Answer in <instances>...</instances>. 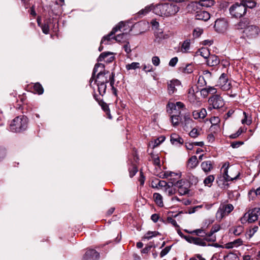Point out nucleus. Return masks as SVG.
Wrapping results in <instances>:
<instances>
[{
    "mask_svg": "<svg viewBox=\"0 0 260 260\" xmlns=\"http://www.w3.org/2000/svg\"><path fill=\"white\" fill-rule=\"evenodd\" d=\"M199 92L198 89L196 91L191 87L189 88L187 94V101L190 105V108H197L201 106L202 102L196 94Z\"/></svg>",
    "mask_w": 260,
    "mask_h": 260,
    "instance_id": "20e7f679",
    "label": "nucleus"
},
{
    "mask_svg": "<svg viewBox=\"0 0 260 260\" xmlns=\"http://www.w3.org/2000/svg\"><path fill=\"white\" fill-rule=\"evenodd\" d=\"M152 247H155V246L153 245H149L143 248L141 250V252L143 253H147L150 250Z\"/></svg>",
    "mask_w": 260,
    "mask_h": 260,
    "instance_id": "338daca9",
    "label": "nucleus"
},
{
    "mask_svg": "<svg viewBox=\"0 0 260 260\" xmlns=\"http://www.w3.org/2000/svg\"><path fill=\"white\" fill-rule=\"evenodd\" d=\"M228 26V22L223 19H217L215 21L214 28L218 32H224L226 30Z\"/></svg>",
    "mask_w": 260,
    "mask_h": 260,
    "instance_id": "9b49d317",
    "label": "nucleus"
},
{
    "mask_svg": "<svg viewBox=\"0 0 260 260\" xmlns=\"http://www.w3.org/2000/svg\"><path fill=\"white\" fill-rule=\"evenodd\" d=\"M243 132V129L242 127H240L236 133L232 134L230 137L232 139H236Z\"/></svg>",
    "mask_w": 260,
    "mask_h": 260,
    "instance_id": "5fc2aeb1",
    "label": "nucleus"
},
{
    "mask_svg": "<svg viewBox=\"0 0 260 260\" xmlns=\"http://www.w3.org/2000/svg\"><path fill=\"white\" fill-rule=\"evenodd\" d=\"M185 182L182 180L177 181L174 185L178 188V192L180 195H184L187 194L188 191V187L187 185L185 186Z\"/></svg>",
    "mask_w": 260,
    "mask_h": 260,
    "instance_id": "4468645a",
    "label": "nucleus"
},
{
    "mask_svg": "<svg viewBox=\"0 0 260 260\" xmlns=\"http://www.w3.org/2000/svg\"><path fill=\"white\" fill-rule=\"evenodd\" d=\"M160 235V234L157 231H153V232L148 231L145 234V235L144 236V238L149 240L154 237H155L157 235Z\"/></svg>",
    "mask_w": 260,
    "mask_h": 260,
    "instance_id": "4c0bfd02",
    "label": "nucleus"
},
{
    "mask_svg": "<svg viewBox=\"0 0 260 260\" xmlns=\"http://www.w3.org/2000/svg\"><path fill=\"white\" fill-rule=\"evenodd\" d=\"M189 180L190 183L192 185H196L198 182V178L194 176H190L189 177Z\"/></svg>",
    "mask_w": 260,
    "mask_h": 260,
    "instance_id": "bf43d9fd",
    "label": "nucleus"
},
{
    "mask_svg": "<svg viewBox=\"0 0 260 260\" xmlns=\"http://www.w3.org/2000/svg\"><path fill=\"white\" fill-rule=\"evenodd\" d=\"M203 32V30L202 29L197 28L194 29V31L193 32V36L194 38H198L201 36Z\"/></svg>",
    "mask_w": 260,
    "mask_h": 260,
    "instance_id": "6e6d98bb",
    "label": "nucleus"
},
{
    "mask_svg": "<svg viewBox=\"0 0 260 260\" xmlns=\"http://www.w3.org/2000/svg\"><path fill=\"white\" fill-rule=\"evenodd\" d=\"M113 53L110 52H105L102 53L98 58V61H102L105 59V58L109 55H112Z\"/></svg>",
    "mask_w": 260,
    "mask_h": 260,
    "instance_id": "37998d69",
    "label": "nucleus"
},
{
    "mask_svg": "<svg viewBox=\"0 0 260 260\" xmlns=\"http://www.w3.org/2000/svg\"><path fill=\"white\" fill-rule=\"evenodd\" d=\"M201 168L205 173H207L213 169V163L210 160L203 161Z\"/></svg>",
    "mask_w": 260,
    "mask_h": 260,
    "instance_id": "a878e982",
    "label": "nucleus"
},
{
    "mask_svg": "<svg viewBox=\"0 0 260 260\" xmlns=\"http://www.w3.org/2000/svg\"><path fill=\"white\" fill-rule=\"evenodd\" d=\"M151 10L150 7H146L144 9H142L139 12V15H145Z\"/></svg>",
    "mask_w": 260,
    "mask_h": 260,
    "instance_id": "0e129e2a",
    "label": "nucleus"
},
{
    "mask_svg": "<svg viewBox=\"0 0 260 260\" xmlns=\"http://www.w3.org/2000/svg\"><path fill=\"white\" fill-rule=\"evenodd\" d=\"M206 59L207 65L210 67L216 66L220 62L218 57L214 54H211Z\"/></svg>",
    "mask_w": 260,
    "mask_h": 260,
    "instance_id": "a211bd4d",
    "label": "nucleus"
},
{
    "mask_svg": "<svg viewBox=\"0 0 260 260\" xmlns=\"http://www.w3.org/2000/svg\"><path fill=\"white\" fill-rule=\"evenodd\" d=\"M184 121L182 122V124H184V126H187L188 125L191 126V124L193 122V120L190 117L189 114H185L183 117Z\"/></svg>",
    "mask_w": 260,
    "mask_h": 260,
    "instance_id": "72a5a7b5",
    "label": "nucleus"
},
{
    "mask_svg": "<svg viewBox=\"0 0 260 260\" xmlns=\"http://www.w3.org/2000/svg\"><path fill=\"white\" fill-rule=\"evenodd\" d=\"M168 106L171 109V110H173L175 111L176 112H177V108L178 109V110L181 108L185 109L184 104L181 102H177L175 104L172 103H169L168 104Z\"/></svg>",
    "mask_w": 260,
    "mask_h": 260,
    "instance_id": "bb28decb",
    "label": "nucleus"
},
{
    "mask_svg": "<svg viewBox=\"0 0 260 260\" xmlns=\"http://www.w3.org/2000/svg\"><path fill=\"white\" fill-rule=\"evenodd\" d=\"M190 48V41L186 40L183 42L181 46V51L183 53L188 52Z\"/></svg>",
    "mask_w": 260,
    "mask_h": 260,
    "instance_id": "c9c22d12",
    "label": "nucleus"
},
{
    "mask_svg": "<svg viewBox=\"0 0 260 260\" xmlns=\"http://www.w3.org/2000/svg\"><path fill=\"white\" fill-rule=\"evenodd\" d=\"M98 87L99 94L103 96L106 93L107 85L106 83H96Z\"/></svg>",
    "mask_w": 260,
    "mask_h": 260,
    "instance_id": "7c9ffc66",
    "label": "nucleus"
},
{
    "mask_svg": "<svg viewBox=\"0 0 260 260\" xmlns=\"http://www.w3.org/2000/svg\"><path fill=\"white\" fill-rule=\"evenodd\" d=\"M184 239L188 242L200 246H209L211 245L207 243V242H214L216 241V237H212L210 239L207 238L194 237L192 236H184Z\"/></svg>",
    "mask_w": 260,
    "mask_h": 260,
    "instance_id": "7ed1b4c3",
    "label": "nucleus"
},
{
    "mask_svg": "<svg viewBox=\"0 0 260 260\" xmlns=\"http://www.w3.org/2000/svg\"><path fill=\"white\" fill-rule=\"evenodd\" d=\"M153 198L156 204L160 207L163 206L162 197L159 193H154Z\"/></svg>",
    "mask_w": 260,
    "mask_h": 260,
    "instance_id": "2f4dec72",
    "label": "nucleus"
},
{
    "mask_svg": "<svg viewBox=\"0 0 260 260\" xmlns=\"http://www.w3.org/2000/svg\"><path fill=\"white\" fill-rule=\"evenodd\" d=\"M180 8V5L173 1L156 5L153 8V12L160 16L172 17L178 12Z\"/></svg>",
    "mask_w": 260,
    "mask_h": 260,
    "instance_id": "f257e3e1",
    "label": "nucleus"
},
{
    "mask_svg": "<svg viewBox=\"0 0 260 260\" xmlns=\"http://www.w3.org/2000/svg\"><path fill=\"white\" fill-rule=\"evenodd\" d=\"M224 260H239V258L236 254L229 253L224 256Z\"/></svg>",
    "mask_w": 260,
    "mask_h": 260,
    "instance_id": "c03bdc74",
    "label": "nucleus"
},
{
    "mask_svg": "<svg viewBox=\"0 0 260 260\" xmlns=\"http://www.w3.org/2000/svg\"><path fill=\"white\" fill-rule=\"evenodd\" d=\"M260 216V207H255L250 210L248 213H245L241 217V221L244 223L248 221L249 223H252L256 221Z\"/></svg>",
    "mask_w": 260,
    "mask_h": 260,
    "instance_id": "39448f33",
    "label": "nucleus"
},
{
    "mask_svg": "<svg viewBox=\"0 0 260 260\" xmlns=\"http://www.w3.org/2000/svg\"><path fill=\"white\" fill-rule=\"evenodd\" d=\"M165 140V137L164 136L160 137L155 139L153 142V148L158 146L162 142Z\"/></svg>",
    "mask_w": 260,
    "mask_h": 260,
    "instance_id": "a18cd8bd",
    "label": "nucleus"
},
{
    "mask_svg": "<svg viewBox=\"0 0 260 260\" xmlns=\"http://www.w3.org/2000/svg\"><path fill=\"white\" fill-rule=\"evenodd\" d=\"M140 68V63L139 62H133L130 64L126 65V69L127 70H135Z\"/></svg>",
    "mask_w": 260,
    "mask_h": 260,
    "instance_id": "a19ab883",
    "label": "nucleus"
},
{
    "mask_svg": "<svg viewBox=\"0 0 260 260\" xmlns=\"http://www.w3.org/2000/svg\"><path fill=\"white\" fill-rule=\"evenodd\" d=\"M215 178L214 176L212 175H210L207 177L204 180V183L205 185H208L209 186H211V183L214 181Z\"/></svg>",
    "mask_w": 260,
    "mask_h": 260,
    "instance_id": "ea45409f",
    "label": "nucleus"
},
{
    "mask_svg": "<svg viewBox=\"0 0 260 260\" xmlns=\"http://www.w3.org/2000/svg\"><path fill=\"white\" fill-rule=\"evenodd\" d=\"M192 114L195 119H204L207 115V111L205 108H202L200 111L193 110Z\"/></svg>",
    "mask_w": 260,
    "mask_h": 260,
    "instance_id": "aec40b11",
    "label": "nucleus"
},
{
    "mask_svg": "<svg viewBox=\"0 0 260 260\" xmlns=\"http://www.w3.org/2000/svg\"><path fill=\"white\" fill-rule=\"evenodd\" d=\"M259 32L258 26L254 25H251L244 30V37L248 39H253L257 37Z\"/></svg>",
    "mask_w": 260,
    "mask_h": 260,
    "instance_id": "1a4fd4ad",
    "label": "nucleus"
},
{
    "mask_svg": "<svg viewBox=\"0 0 260 260\" xmlns=\"http://www.w3.org/2000/svg\"><path fill=\"white\" fill-rule=\"evenodd\" d=\"M170 141L173 145H182L184 141L179 135L176 133H173L171 135Z\"/></svg>",
    "mask_w": 260,
    "mask_h": 260,
    "instance_id": "412c9836",
    "label": "nucleus"
},
{
    "mask_svg": "<svg viewBox=\"0 0 260 260\" xmlns=\"http://www.w3.org/2000/svg\"><path fill=\"white\" fill-rule=\"evenodd\" d=\"M155 36L156 38H158L159 40L165 39L168 37L167 35H165L161 30L158 29L155 31Z\"/></svg>",
    "mask_w": 260,
    "mask_h": 260,
    "instance_id": "e433bc0d",
    "label": "nucleus"
},
{
    "mask_svg": "<svg viewBox=\"0 0 260 260\" xmlns=\"http://www.w3.org/2000/svg\"><path fill=\"white\" fill-rule=\"evenodd\" d=\"M229 11L232 17L238 18L246 14V9L242 4L235 3L230 7Z\"/></svg>",
    "mask_w": 260,
    "mask_h": 260,
    "instance_id": "0eeeda50",
    "label": "nucleus"
},
{
    "mask_svg": "<svg viewBox=\"0 0 260 260\" xmlns=\"http://www.w3.org/2000/svg\"><path fill=\"white\" fill-rule=\"evenodd\" d=\"M209 102L212 105L214 109L221 108L224 105V102L221 96L218 95H214L209 99Z\"/></svg>",
    "mask_w": 260,
    "mask_h": 260,
    "instance_id": "9d476101",
    "label": "nucleus"
},
{
    "mask_svg": "<svg viewBox=\"0 0 260 260\" xmlns=\"http://www.w3.org/2000/svg\"><path fill=\"white\" fill-rule=\"evenodd\" d=\"M228 81L227 75L222 73L218 80V86L223 90H227L230 88V84H227Z\"/></svg>",
    "mask_w": 260,
    "mask_h": 260,
    "instance_id": "ddd939ff",
    "label": "nucleus"
},
{
    "mask_svg": "<svg viewBox=\"0 0 260 260\" xmlns=\"http://www.w3.org/2000/svg\"><path fill=\"white\" fill-rule=\"evenodd\" d=\"M174 174V173L173 172H161L158 175V176L159 177V178H168L169 176H172V174Z\"/></svg>",
    "mask_w": 260,
    "mask_h": 260,
    "instance_id": "864d4df0",
    "label": "nucleus"
},
{
    "mask_svg": "<svg viewBox=\"0 0 260 260\" xmlns=\"http://www.w3.org/2000/svg\"><path fill=\"white\" fill-rule=\"evenodd\" d=\"M243 232V228L242 226H238L234 228L233 233L236 236L240 235Z\"/></svg>",
    "mask_w": 260,
    "mask_h": 260,
    "instance_id": "09e8293b",
    "label": "nucleus"
},
{
    "mask_svg": "<svg viewBox=\"0 0 260 260\" xmlns=\"http://www.w3.org/2000/svg\"><path fill=\"white\" fill-rule=\"evenodd\" d=\"M114 35V34H112V30H111V32L109 34H108L107 35L103 37V38L101 40V43L103 44L106 41H107V42H109L111 39H113V38H112L114 37L113 36Z\"/></svg>",
    "mask_w": 260,
    "mask_h": 260,
    "instance_id": "8fccbe9b",
    "label": "nucleus"
},
{
    "mask_svg": "<svg viewBox=\"0 0 260 260\" xmlns=\"http://www.w3.org/2000/svg\"><path fill=\"white\" fill-rule=\"evenodd\" d=\"M250 200H253L256 196H260V186L257 189L252 188L248 192Z\"/></svg>",
    "mask_w": 260,
    "mask_h": 260,
    "instance_id": "cd10ccee",
    "label": "nucleus"
},
{
    "mask_svg": "<svg viewBox=\"0 0 260 260\" xmlns=\"http://www.w3.org/2000/svg\"><path fill=\"white\" fill-rule=\"evenodd\" d=\"M99 68H101L100 70L103 71L104 70H105L104 69L105 65L101 63H98L95 64V65L94 66V68L93 69L91 77L90 79V86H91L92 82L93 81V80L94 79V78L96 76L95 75V74H96V73H97L99 71V70H98Z\"/></svg>",
    "mask_w": 260,
    "mask_h": 260,
    "instance_id": "5701e85b",
    "label": "nucleus"
},
{
    "mask_svg": "<svg viewBox=\"0 0 260 260\" xmlns=\"http://www.w3.org/2000/svg\"><path fill=\"white\" fill-rule=\"evenodd\" d=\"M181 85V82L177 79H174L168 83V91L169 94H172L177 91V86Z\"/></svg>",
    "mask_w": 260,
    "mask_h": 260,
    "instance_id": "dca6fc26",
    "label": "nucleus"
},
{
    "mask_svg": "<svg viewBox=\"0 0 260 260\" xmlns=\"http://www.w3.org/2000/svg\"><path fill=\"white\" fill-rule=\"evenodd\" d=\"M178 61V59L177 57L172 58L169 61V65L171 67H175Z\"/></svg>",
    "mask_w": 260,
    "mask_h": 260,
    "instance_id": "052dcab7",
    "label": "nucleus"
},
{
    "mask_svg": "<svg viewBox=\"0 0 260 260\" xmlns=\"http://www.w3.org/2000/svg\"><path fill=\"white\" fill-rule=\"evenodd\" d=\"M28 123V120L26 116L24 115L17 116L11 121L9 129L13 133H22L27 129Z\"/></svg>",
    "mask_w": 260,
    "mask_h": 260,
    "instance_id": "f03ea898",
    "label": "nucleus"
},
{
    "mask_svg": "<svg viewBox=\"0 0 260 260\" xmlns=\"http://www.w3.org/2000/svg\"><path fill=\"white\" fill-rule=\"evenodd\" d=\"M189 135L191 137L195 138L200 135V133L197 129L194 128L190 132Z\"/></svg>",
    "mask_w": 260,
    "mask_h": 260,
    "instance_id": "4d7b16f0",
    "label": "nucleus"
},
{
    "mask_svg": "<svg viewBox=\"0 0 260 260\" xmlns=\"http://www.w3.org/2000/svg\"><path fill=\"white\" fill-rule=\"evenodd\" d=\"M150 23H151V26H152V28L153 29H154L155 31L157 30V29H159L158 28L159 26V22L156 21L155 20H152L151 21Z\"/></svg>",
    "mask_w": 260,
    "mask_h": 260,
    "instance_id": "13d9d810",
    "label": "nucleus"
},
{
    "mask_svg": "<svg viewBox=\"0 0 260 260\" xmlns=\"http://www.w3.org/2000/svg\"><path fill=\"white\" fill-rule=\"evenodd\" d=\"M249 21L248 19L244 18L243 19L240 20V21L238 22L237 24L235 25V28L237 29L241 30L246 28L250 26Z\"/></svg>",
    "mask_w": 260,
    "mask_h": 260,
    "instance_id": "4be33fe9",
    "label": "nucleus"
},
{
    "mask_svg": "<svg viewBox=\"0 0 260 260\" xmlns=\"http://www.w3.org/2000/svg\"><path fill=\"white\" fill-rule=\"evenodd\" d=\"M152 62L155 66H158L160 63V59L158 56H153L152 58Z\"/></svg>",
    "mask_w": 260,
    "mask_h": 260,
    "instance_id": "e2e57ef3",
    "label": "nucleus"
},
{
    "mask_svg": "<svg viewBox=\"0 0 260 260\" xmlns=\"http://www.w3.org/2000/svg\"><path fill=\"white\" fill-rule=\"evenodd\" d=\"M126 36V33H122L117 35L116 36H114L112 38L115 40L117 42H120L123 40L124 38Z\"/></svg>",
    "mask_w": 260,
    "mask_h": 260,
    "instance_id": "603ef678",
    "label": "nucleus"
},
{
    "mask_svg": "<svg viewBox=\"0 0 260 260\" xmlns=\"http://www.w3.org/2000/svg\"><path fill=\"white\" fill-rule=\"evenodd\" d=\"M198 52L205 59H207L211 55L209 50L207 47L201 48Z\"/></svg>",
    "mask_w": 260,
    "mask_h": 260,
    "instance_id": "c756f323",
    "label": "nucleus"
},
{
    "mask_svg": "<svg viewBox=\"0 0 260 260\" xmlns=\"http://www.w3.org/2000/svg\"><path fill=\"white\" fill-rule=\"evenodd\" d=\"M242 5L245 6L246 9L247 8L251 9L255 6L256 3L253 1H247L242 3Z\"/></svg>",
    "mask_w": 260,
    "mask_h": 260,
    "instance_id": "de8ad7c7",
    "label": "nucleus"
},
{
    "mask_svg": "<svg viewBox=\"0 0 260 260\" xmlns=\"http://www.w3.org/2000/svg\"><path fill=\"white\" fill-rule=\"evenodd\" d=\"M112 74H115L113 72L110 73L109 71L104 70H100L96 76L95 83H107L110 82V78Z\"/></svg>",
    "mask_w": 260,
    "mask_h": 260,
    "instance_id": "6e6552de",
    "label": "nucleus"
},
{
    "mask_svg": "<svg viewBox=\"0 0 260 260\" xmlns=\"http://www.w3.org/2000/svg\"><path fill=\"white\" fill-rule=\"evenodd\" d=\"M234 208V206L231 204H221L216 214V219L221 221L225 216L228 215Z\"/></svg>",
    "mask_w": 260,
    "mask_h": 260,
    "instance_id": "423d86ee",
    "label": "nucleus"
},
{
    "mask_svg": "<svg viewBox=\"0 0 260 260\" xmlns=\"http://www.w3.org/2000/svg\"><path fill=\"white\" fill-rule=\"evenodd\" d=\"M93 96L94 99L98 102L99 104L101 106L102 109L106 113L108 116V117L109 119H111L112 116L110 114V111L108 105L104 102L103 100L100 99V98H98V96L97 95L94 94Z\"/></svg>",
    "mask_w": 260,
    "mask_h": 260,
    "instance_id": "2eb2a0df",
    "label": "nucleus"
},
{
    "mask_svg": "<svg viewBox=\"0 0 260 260\" xmlns=\"http://www.w3.org/2000/svg\"><path fill=\"white\" fill-rule=\"evenodd\" d=\"M176 114H173L171 116V122L173 126H177L179 124V123L181 121V117L180 115L181 114V112L179 111L178 112H175Z\"/></svg>",
    "mask_w": 260,
    "mask_h": 260,
    "instance_id": "b1692460",
    "label": "nucleus"
},
{
    "mask_svg": "<svg viewBox=\"0 0 260 260\" xmlns=\"http://www.w3.org/2000/svg\"><path fill=\"white\" fill-rule=\"evenodd\" d=\"M125 24L123 22H120L116 26L113 28L112 30V34H115L118 30H120L121 28L124 26Z\"/></svg>",
    "mask_w": 260,
    "mask_h": 260,
    "instance_id": "49530a36",
    "label": "nucleus"
},
{
    "mask_svg": "<svg viewBox=\"0 0 260 260\" xmlns=\"http://www.w3.org/2000/svg\"><path fill=\"white\" fill-rule=\"evenodd\" d=\"M179 70L183 73L190 74L193 71V66L191 63L187 64L186 65L185 67H180Z\"/></svg>",
    "mask_w": 260,
    "mask_h": 260,
    "instance_id": "c85d7f7f",
    "label": "nucleus"
},
{
    "mask_svg": "<svg viewBox=\"0 0 260 260\" xmlns=\"http://www.w3.org/2000/svg\"><path fill=\"white\" fill-rule=\"evenodd\" d=\"M243 143L242 141H235L231 143V146L233 148H236L242 145Z\"/></svg>",
    "mask_w": 260,
    "mask_h": 260,
    "instance_id": "774afa93",
    "label": "nucleus"
},
{
    "mask_svg": "<svg viewBox=\"0 0 260 260\" xmlns=\"http://www.w3.org/2000/svg\"><path fill=\"white\" fill-rule=\"evenodd\" d=\"M100 257V254L94 249L87 250L82 257V260H98Z\"/></svg>",
    "mask_w": 260,
    "mask_h": 260,
    "instance_id": "f8f14e48",
    "label": "nucleus"
},
{
    "mask_svg": "<svg viewBox=\"0 0 260 260\" xmlns=\"http://www.w3.org/2000/svg\"><path fill=\"white\" fill-rule=\"evenodd\" d=\"M33 89L34 90V91L36 93H38V94H40V95L42 94L44 92V89H43V86H42V85L40 83H39L38 82L36 83L34 85Z\"/></svg>",
    "mask_w": 260,
    "mask_h": 260,
    "instance_id": "473e14b6",
    "label": "nucleus"
},
{
    "mask_svg": "<svg viewBox=\"0 0 260 260\" xmlns=\"http://www.w3.org/2000/svg\"><path fill=\"white\" fill-rule=\"evenodd\" d=\"M229 168V165L226 166V164H224L222 167V169L224 168L223 172V176L225 180L226 181H233L235 180H237L239 178L240 176V173L238 172V174L234 177L230 176L228 174V169Z\"/></svg>",
    "mask_w": 260,
    "mask_h": 260,
    "instance_id": "f3484780",
    "label": "nucleus"
},
{
    "mask_svg": "<svg viewBox=\"0 0 260 260\" xmlns=\"http://www.w3.org/2000/svg\"><path fill=\"white\" fill-rule=\"evenodd\" d=\"M42 30L43 33L45 34H48L49 32V27L48 24H43L42 27Z\"/></svg>",
    "mask_w": 260,
    "mask_h": 260,
    "instance_id": "69168bd1",
    "label": "nucleus"
},
{
    "mask_svg": "<svg viewBox=\"0 0 260 260\" xmlns=\"http://www.w3.org/2000/svg\"><path fill=\"white\" fill-rule=\"evenodd\" d=\"M172 246L173 245L171 246H168L166 247L164 249H163L160 253V256L161 257H162L166 255H167L171 249Z\"/></svg>",
    "mask_w": 260,
    "mask_h": 260,
    "instance_id": "3c124183",
    "label": "nucleus"
},
{
    "mask_svg": "<svg viewBox=\"0 0 260 260\" xmlns=\"http://www.w3.org/2000/svg\"><path fill=\"white\" fill-rule=\"evenodd\" d=\"M129 176L131 178L134 177L138 172V168L135 165H132L128 169Z\"/></svg>",
    "mask_w": 260,
    "mask_h": 260,
    "instance_id": "58836bf2",
    "label": "nucleus"
},
{
    "mask_svg": "<svg viewBox=\"0 0 260 260\" xmlns=\"http://www.w3.org/2000/svg\"><path fill=\"white\" fill-rule=\"evenodd\" d=\"M167 221L169 223H171L174 226H175L176 228L179 227V225L177 224L176 221L175 219H174L172 217H168L167 218Z\"/></svg>",
    "mask_w": 260,
    "mask_h": 260,
    "instance_id": "680f3d73",
    "label": "nucleus"
},
{
    "mask_svg": "<svg viewBox=\"0 0 260 260\" xmlns=\"http://www.w3.org/2000/svg\"><path fill=\"white\" fill-rule=\"evenodd\" d=\"M197 157L195 155L191 156L187 161V167L189 169L195 168L198 165Z\"/></svg>",
    "mask_w": 260,
    "mask_h": 260,
    "instance_id": "393cba45",
    "label": "nucleus"
},
{
    "mask_svg": "<svg viewBox=\"0 0 260 260\" xmlns=\"http://www.w3.org/2000/svg\"><path fill=\"white\" fill-rule=\"evenodd\" d=\"M191 233H193V234L197 235V237H201L202 238H204V237L206 238L205 237L206 235V233L202 229H199L192 231Z\"/></svg>",
    "mask_w": 260,
    "mask_h": 260,
    "instance_id": "f704fd0d",
    "label": "nucleus"
},
{
    "mask_svg": "<svg viewBox=\"0 0 260 260\" xmlns=\"http://www.w3.org/2000/svg\"><path fill=\"white\" fill-rule=\"evenodd\" d=\"M210 17V14L206 11H198L196 12V18L198 20L207 21Z\"/></svg>",
    "mask_w": 260,
    "mask_h": 260,
    "instance_id": "6ab92c4d",
    "label": "nucleus"
},
{
    "mask_svg": "<svg viewBox=\"0 0 260 260\" xmlns=\"http://www.w3.org/2000/svg\"><path fill=\"white\" fill-rule=\"evenodd\" d=\"M115 74H112L110 78V86H111L113 93L117 96V89L114 87V84L115 82Z\"/></svg>",
    "mask_w": 260,
    "mask_h": 260,
    "instance_id": "79ce46f5",
    "label": "nucleus"
}]
</instances>
